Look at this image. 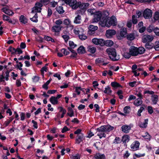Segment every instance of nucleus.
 Instances as JSON below:
<instances>
[{"instance_id":"f257e3e1","label":"nucleus","mask_w":159,"mask_h":159,"mask_svg":"<svg viewBox=\"0 0 159 159\" xmlns=\"http://www.w3.org/2000/svg\"><path fill=\"white\" fill-rule=\"evenodd\" d=\"M99 24L102 27H110L111 26H116L117 24V19L114 16L107 18L106 20L101 21Z\"/></svg>"},{"instance_id":"f03ea898","label":"nucleus","mask_w":159,"mask_h":159,"mask_svg":"<svg viewBox=\"0 0 159 159\" xmlns=\"http://www.w3.org/2000/svg\"><path fill=\"white\" fill-rule=\"evenodd\" d=\"M106 52L111 60L117 61L120 59V56L116 54L115 49L111 48H109L106 49Z\"/></svg>"},{"instance_id":"7ed1b4c3","label":"nucleus","mask_w":159,"mask_h":159,"mask_svg":"<svg viewBox=\"0 0 159 159\" xmlns=\"http://www.w3.org/2000/svg\"><path fill=\"white\" fill-rule=\"evenodd\" d=\"M43 6L42 4L40 2L36 3L35 4L34 7L33 8L31 12L32 13H37V12H40L42 9V7Z\"/></svg>"},{"instance_id":"20e7f679","label":"nucleus","mask_w":159,"mask_h":159,"mask_svg":"<svg viewBox=\"0 0 159 159\" xmlns=\"http://www.w3.org/2000/svg\"><path fill=\"white\" fill-rule=\"evenodd\" d=\"M154 39L152 35L148 34L144 35L142 38V42L143 43H149L151 42Z\"/></svg>"},{"instance_id":"39448f33","label":"nucleus","mask_w":159,"mask_h":159,"mask_svg":"<svg viewBox=\"0 0 159 159\" xmlns=\"http://www.w3.org/2000/svg\"><path fill=\"white\" fill-rule=\"evenodd\" d=\"M92 43L96 45H100L101 46L104 45V40L102 39L94 38L92 40Z\"/></svg>"},{"instance_id":"423d86ee","label":"nucleus","mask_w":159,"mask_h":159,"mask_svg":"<svg viewBox=\"0 0 159 159\" xmlns=\"http://www.w3.org/2000/svg\"><path fill=\"white\" fill-rule=\"evenodd\" d=\"M152 11L151 10L149 9H146L143 11V16L146 19H148L152 16Z\"/></svg>"},{"instance_id":"0eeeda50","label":"nucleus","mask_w":159,"mask_h":159,"mask_svg":"<svg viewBox=\"0 0 159 159\" xmlns=\"http://www.w3.org/2000/svg\"><path fill=\"white\" fill-rule=\"evenodd\" d=\"M59 113L57 115L58 118H62L66 112V110L61 107H59L57 108Z\"/></svg>"},{"instance_id":"6e6552de","label":"nucleus","mask_w":159,"mask_h":159,"mask_svg":"<svg viewBox=\"0 0 159 159\" xmlns=\"http://www.w3.org/2000/svg\"><path fill=\"white\" fill-rule=\"evenodd\" d=\"M102 16V14L100 11L96 12L94 15V18L93 19V22H96L100 20Z\"/></svg>"},{"instance_id":"1a4fd4ad","label":"nucleus","mask_w":159,"mask_h":159,"mask_svg":"<svg viewBox=\"0 0 159 159\" xmlns=\"http://www.w3.org/2000/svg\"><path fill=\"white\" fill-rule=\"evenodd\" d=\"M140 143L138 141H136L134 142L130 146L131 149L133 151L138 150L139 148Z\"/></svg>"},{"instance_id":"9d476101","label":"nucleus","mask_w":159,"mask_h":159,"mask_svg":"<svg viewBox=\"0 0 159 159\" xmlns=\"http://www.w3.org/2000/svg\"><path fill=\"white\" fill-rule=\"evenodd\" d=\"M1 10L2 11L8 15L12 16L14 14V13L9 9V7L8 6L3 8Z\"/></svg>"},{"instance_id":"9b49d317","label":"nucleus","mask_w":159,"mask_h":159,"mask_svg":"<svg viewBox=\"0 0 159 159\" xmlns=\"http://www.w3.org/2000/svg\"><path fill=\"white\" fill-rule=\"evenodd\" d=\"M132 125H123L121 127L122 131L125 133H128L130 130Z\"/></svg>"},{"instance_id":"f8f14e48","label":"nucleus","mask_w":159,"mask_h":159,"mask_svg":"<svg viewBox=\"0 0 159 159\" xmlns=\"http://www.w3.org/2000/svg\"><path fill=\"white\" fill-rule=\"evenodd\" d=\"M77 4L78 2L76 0H70L68 5L71 7L72 9H75L78 8Z\"/></svg>"},{"instance_id":"ddd939ff","label":"nucleus","mask_w":159,"mask_h":159,"mask_svg":"<svg viewBox=\"0 0 159 159\" xmlns=\"http://www.w3.org/2000/svg\"><path fill=\"white\" fill-rule=\"evenodd\" d=\"M78 7H79L81 9H85L87 8L89 5L88 3H81L80 2H78Z\"/></svg>"},{"instance_id":"4468645a","label":"nucleus","mask_w":159,"mask_h":159,"mask_svg":"<svg viewBox=\"0 0 159 159\" xmlns=\"http://www.w3.org/2000/svg\"><path fill=\"white\" fill-rule=\"evenodd\" d=\"M89 30L88 31V33L89 34L92 35L93 32L98 29L97 26H94L92 25H90L89 27Z\"/></svg>"},{"instance_id":"2eb2a0df","label":"nucleus","mask_w":159,"mask_h":159,"mask_svg":"<svg viewBox=\"0 0 159 159\" xmlns=\"http://www.w3.org/2000/svg\"><path fill=\"white\" fill-rule=\"evenodd\" d=\"M129 52L132 56H136L138 55L137 52V48L134 46H131L129 49Z\"/></svg>"},{"instance_id":"dca6fc26","label":"nucleus","mask_w":159,"mask_h":159,"mask_svg":"<svg viewBox=\"0 0 159 159\" xmlns=\"http://www.w3.org/2000/svg\"><path fill=\"white\" fill-rule=\"evenodd\" d=\"M116 31L114 30H108L106 31V36L108 38L112 37L115 34Z\"/></svg>"},{"instance_id":"f3484780","label":"nucleus","mask_w":159,"mask_h":159,"mask_svg":"<svg viewBox=\"0 0 159 159\" xmlns=\"http://www.w3.org/2000/svg\"><path fill=\"white\" fill-rule=\"evenodd\" d=\"M148 122V120H142L139 122V125L141 128H145L147 126Z\"/></svg>"},{"instance_id":"a211bd4d","label":"nucleus","mask_w":159,"mask_h":159,"mask_svg":"<svg viewBox=\"0 0 159 159\" xmlns=\"http://www.w3.org/2000/svg\"><path fill=\"white\" fill-rule=\"evenodd\" d=\"M93 158L94 159H105L106 156L104 154L98 153L94 155Z\"/></svg>"},{"instance_id":"6ab92c4d","label":"nucleus","mask_w":159,"mask_h":159,"mask_svg":"<svg viewBox=\"0 0 159 159\" xmlns=\"http://www.w3.org/2000/svg\"><path fill=\"white\" fill-rule=\"evenodd\" d=\"M74 32L75 34H78L79 36L84 32V30L81 27L76 28L74 29Z\"/></svg>"},{"instance_id":"aec40b11","label":"nucleus","mask_w":159,"mask_h":159,"mask_svg":"<svg viewBox=\"0 0 159 159\" xmlns=\"http://www.w3.org/2000/svg\"><path fill=\"white\" fill-rule=\"evenodd\" d=\"M61 27L60 26H54L52 27V30L55 33L59 32L61 30Z\"/></svg>"},{"instance_id":"412c9836","label":"nucleus","mask_w":159,"mask_h":159,"mask_svg":"<svg viewBox=\"0 0 159 159\" xmlns=\"http://www.w3.org/2000/svg\"><path fill=\"white\" fill-rule=\"evenodd\" d=\"M77 51L79 54H83L85 52V48L83 46H80L77 49Z\"/></svg>"},{"instance_id":"4be33fe9","label":"nucleus","mask_w":159,"mask_h":159,"mask_svg":"<svg viewBox=\"0 0 159 159\" xmlns=\"http://www.w3.org/2000/svg\"><path fill=\"white\" fill-rule=\"evenodd\" d=\"M120 36L122 37H125L127 35V30L125 28H123L120 30Z\"/></svg>"},{"instance_id":"5701e85b","label":"nucleus","mask_w":159,"mask_h":159,"mask_svg":"<svg viewBox=\"0 0 159 159\" xmlns=\"http://www.w3.org/2000/svg\"><path fill=\"white\" fill-rule=\"evenodd\" d=\"M109 15V12L107 11H104L102 15V18L101 21L106 20L107 18H109L108 16Z\"/></svg>"},{"instance_id":"b1692460","label":"nucleus","mask_w":159,"mask_h":159,"mask_svg":"<svg viewBox=\"0 0 159 159\" xmlns=\"http://www.w3.org/2000/svg\"><path fill=\"white\" fill-rule=\"evenodd\" d=\"M158 96L157 95H153L151 97V100L153 104H156L157 102Z\"/></svg>"},{"instance_id":"393cba45","label":"nucleus","mask_w":159,"mask_h":159,"mask_svg":"<svg viewBox=\"0 0 159 159\" xmlns=\"http://www.w3.org/2000/svg\"><path fill=\"white\" fill-rule=\"evenodd\" d=\"M143 103L142 99L141 98H137L134 102V104L136 106H139L141 105Z\"/></svg>"},{"instance_id":"a878e982","label":"nucleus","mask_w":159,"mask_h":159,"mask_svg":"<svg viewBox=\"0 0 159 159\" xmlns=\"http://www.w3.org/2000/svg\"><path fill=\"white\" fill-rule=\"evenodd\" d=\"M96 50V48L92 46H89L88 47V51L92 53H94L95 52Z\"/></svg>"},{"instance_id":"bb28decb","label":"nucleus","mask_w":159,"mask_h":159,"mask_svg":"<svg viewBox=\"0 0 159 159\" xmlns=\"http://www.w3.org/2000/svg\"><path fill=\"white\" fill-rule=\"evenodd\" d=\"M50 101L52 104L55 105L58 103V101L55 97H52L49 99Z\"/></svg>"},{"instance_id":"cd10ccee","label":"nucleus","mask_w":159,"mask_h":159,"mask_svg":"<svg viewBox=\"0 0 159 159\" xmlns=\"http://www.w3.org/2000/svg\"><path fill=\"white\" fill-rule=\"evenodd\" d=\"M145 51V48L143 47H139V48H137L138 55L139 54H141L144 53Z\"/></svg>"},{"instance_id":"c85d7f7f","label":"nucleus","mask_w":159,"mask_h":159,"mask_svg":"<svg viewBox=\"0 0 159 159\" xmlns=\"http://www.w3.org/2000/svg\"><path fill=\"white\" fill-rule=\"evenodd\" d=\"M81 21V16L78 15L76 17L74 20V22L76 24H80Z\"/></svg>"},{"instance_id":"c756f323","label":"nucleus","mask_w":159,"mask_h":159,"mask_svg":"<svg viewBox=\"0 0 159 159\" xmlns=\"http://www.w3.org/2000/svg\"><path fill=\"white\" fill-rule=\"evenodd\" d=\"M104 45H105L107 46L111 47L112 46L113 44V42L111 40H104Z\"/></svg>"},{"instance_id":"7c9ffc66","label":"nucleus","mask_w":159,"mask_h":159,"mask_svg":"<svg viewBox=\"0 0 159 159\" xmlns=\"http://www.w3.org/2000/svg\"><path fill=\"white\" fill-rule=\"evenodd\" d=\"M78 138L76 139V142L78 144L80 143L82 141L83 135L82 134H81L77 136Z\"/></svg>"},{"instance_id":"2f4dec72","label":"nucleus","mask_w":159,"mask_h":159,"mask_svg":"<svg viewBox=\"0 0 159 159\" xmlns=\"http://www.w3.org/2000/svg\"><path fill=\"white\" fill-rule=\"evenodd\" d=\"M112 90H111V88L109 86H107L105 88V90L104 91V92L105 93L107 94H110L111 93Z\"/></svg>"},{"instance_id":"473e14b6","label":"nucleus","mask_w":159,"mask_h":159,"mask_svg":"<svg viewBox=\"0 0 159 159\" xmlns=\"http://www.w3.org/2000/svg\"><path fill=\"white\" fill-rule=\"evenodd\" d=\"M20 20L22 23L25 24L27 22V19L23 15H21L20 18Z\"/></svg>"},{"instance_id":"72a5a7b5","label":"nucleus","mask_w":159,"mask_h":159,"mask_svg":"<svg viewBox=\"0 0 159 159\" xmlns=\"http://www.w3.org/2000/svg\"><path fill=\"white\" fill-rule=\"evenodd\" d=\"M2 19L3 20L7 21L10 23H12V21L10 18L5 15L2 16Z\"/></svg>"},{"instance_id":"f704fd0d","label":"nucleus","mask_w":159,"mask_h":159,"mask_svg":"<svg viewBox=\"0 0 159 159\" xmlns=\"http://www.w3.org/2000/svg\"><path fill=\"white\" fill-rule=\"evenodd\" d=\"M129 140V136L127 135H125L122 138V141L124 142H127Z\"/></svg>"},{"instance_id":"c9c22d12","label":"nucleus","mask_w":159,"mask_h":159,"mask_svg":"<svg viewBox=\"0 0 159 159\" xmlns=\"http://www.w3.org/2000/svg\"><path fill=\"white\" fill-rule=\"evenodd\" d=\"M106 132H109L112 130L114 128L113 127L109 125H105Z\"/></svg>"},{"instance_id":"e433bc0d","label":"nucleus","mask_w":159,"mask_h":159,"mask_svg":"<svg viewBox=\"0 0 159 159\" xmlns=\"http://www.w3.org/2000/svg\"><path fill=\"white\" fill-rule=\"evenodd\" d=\"M98 132H106L105 126H102L99 128L97 129Z\"/></svg>"},{"instance_id":"4c0bfd02","label":"nucleus","mask_w":159,"mask_h":159,"mask_svg":"<svg viewBox=\"0 0 159 159\" xmlns=\"http://www.w3.org/2000/svg\"><path fill=\"white\" fill-rule=\"evenodd\" d=\"M127 38L128 40H132L135 38V36L134 34H130L127 35Z\"/></svg>"},{"instance_id":"58836bf2","label":"nucleus","mask_w":159,"mask_h":159,"mask_svg":"<svg viewBox=\"0 0 159 159\" xmlns=\"http://www.w3.org/2000/svg\"><path fill=\"white\" fill-rule=\"evenodd\" d=\"M130 110V107L129 106H126L124 109V111L125 114H127L129 113Z\"/></svg>"},{"instance_id":"ea45409f","label":"nucleus","mask_w":159,"mask_h":159,"mask_svg":"<svg viewBox=\"0 0 159 159\" xmlns=\"http://www.w3.org/2000/svg\"><path fill=\"white\" fill-rule=\"evenodd\" d=\"M142 136L148 140H150L151 138L150 136L147 132H146L144 135H142Z\"/></svg>"},{"instance_id":"a19ab883","label":"nucleus","mask_w":159,"mask_h":159,"mask_svg":"<svg viewBox=\"0 0 159 159\" xmlns=\"http://www.w3.org/2000/svg\"><path fill=\"white\" fill-rule=\"evenodd\" d=\"M139 82H137L136 81L130 82L129 83V86L132 87L136 86L138 84Z\"/></svg>"},{"instance_id":"79ce46f5","label":"nucleus","mask_w":159,"mask_h":159,"mask_svg":"<svg viewBox=\"0 0 159 159\" xmlns=\"http://www.w3.org/2000/svg\"><path fill=\"white\" fill-rule=\"evenodd\" d=\"M38 16L37 13H35L34 16L32 18H30V20L33 22H37L38 21L37 19Z\"/></svg>"},{"instance_id":"37998d69","label":"nucleus","mask_w":159,"mask_h":159,"mask_svg":"<svg viewBox=\"0 0 159 159\" xmlns=\"http://www.w3.org/2000/svg\"><path fill=\"white\" fill-rule=\"evenodd\" d=\"M97 135L99 136L100 139L102 138V137L105 138L106 136L104 132H98Z\"/></svg>"},{"instance_id":"c03bdc74","label":"nucleus","mask_w":159,"mask_h":159,"mask_svg":"<svg viewBox=\"0 0 159 159\" xmlns=\"http://www.w3.org/2000/svg\"><path fill=\"white\" fill-rule=\"evenodd\" d=\"M57 10L59 14H62L64 12V11L63 9V8L62 7H57Z\"/></svg>"},{"instance_id":"a18cd8bd","label":"nucleus","mask_w":159,"mask_h":159,"mask_svg":"<svg viewBox=\"0 0 159 159\" xmlns=\"http://www.w3.org/2000/svg\"><path fill=\"white\" fill-rule=\"evenodd\" d=\"M79 38L82 40H85L87 38L86 36L83 33L79 36Z\"/></svg>"},{"instance_id":"49530a36","label":"nucleus","mask_w":159,"mask_h":159,"mask_svg":"<svg viewBox=\"0 0 159 159\" xmlns=\"http://www.w3.org/2000/svg\"><path fill=\"white\" fill-rule=\"evenodd\" d=\"M63 23L67 26H70L71 25V22L69 19H65L63 21Z\"/></svg>"},{"instance_id":"de8ad7c7","label":"nucleus","mask_w":159,"mask_h":159,"mask_svg":"<svg viewBox=\"0 0 159 159\" xmlns=\"http://www.w3.org/2000/svg\"><path fill=\"white\" fill-rule=\"evenodd\" d=\"M111 85L113 87H118L121 86L119 84L115 82H111Z\"/></svg>"},{"instance_id":"09e8293b","label":"nucleus","mask_w":159,"mask_h":159,"mask_svg":"<svg viewBox=\"0 0 159 159\" xmlns=\"http://www.w3.org/2000/svg\"><path fill=\"white\" fill-rule=\"evenodd\" d=\"M132 55L130 54L129 52H126L124 53L123 56L124 57L126 58H129Z\"/></svg>"},{"instance_id":"8fccbe9b","label":"nucleus","mask_w":159,"mask_h":159,"mask_svg":"<svg viewBox=\"0 0 159 159\" xmlns=\"http://www.w3.org/2000/svg\"><path fill=\"white\" fill-rule=\"evenodd\" d=\"M67 115L70 117L73 116L74 115L73 110L71 108L69 109Z\"/></svg>"},{"instance_id":"3c124183","label":"nucleus","mask_w":159,"mask_h":159,"mask_svg":"<svg viewBox=\"0 0 159 159\" xmlns=\"http://www.w3.org/2000/svg\"><path fill=\"white\" fill-rule=\"evenodd\" d=\"M154 48L156 50H159V40L156 42Z\"/></svg>"},{"instance_id":"603ef678","label":"nucleus","mask_w":159,"mask_h":159,"mask_svg":"<svg viewBox=\"0 0 159 159\" xmlns=\"http://www.w3.org/2000/svg\"><path fill=\"white\" fill-rule=\"evenodd\" d=\"M69 45L72 48H74L77 46L76 44H75L73 41H70L69 42Z\"/></svg>"},{"instance_id":"864d4df0","label":"nucleus","mask_w":159,"mask_h":159,"mask_svg":"<svg viewBox=\"0 0 159 159\" xmlns=\"http://www.w3.org/2000/svg\"><path fill=\"white\" fill-rule=\"evenodd\" d=\"M70 52L72 53V54L71 55L70 57H75L77 55V53L73 49L70 50Z\"/></svg>"},{"instance_id":"5fc2aeb1","label":"nucleus","mask_w":159,"mask_h":159,"mask_svg":"<svg viewBox=\"0 0 159 159\" xmlns=\"http://www.w3.org/2000/svg\"><path fill=\"white\" fill-rule=\"evenodd\" d=\"M75 92H76L78 95H79L80 94V91L82 90V89L80 87H75Z\"/></svg>"},{"instance_id":"6e6d98bb","label":"nucleus","mask_w":159,"mask_h":159,"mask_svg":"<svg viewBox=\"0 0 159 159\" xmlns=\"http://www.w3.org/2000/svg\"><path fill=\"white\" fill-rule=\"evenodd\" d=\"M45 40L47 41H51L52 42H54V40L50 37L48 36H45L44 37Z\"/></svg>"},{"instance_id":"4d7b16f0","label":"nucleus","mask_w":159,"mask_h":159,"mask_svg":"<svg viewBox=\"0 0 159 159\" xmlns=\"http://www.w3.org/2000/svg\"><path fill=\"white\" fill-rule=\"evenodd\" d=\"M137 18L135 15H133L132 16V22L134 24H136L138 21Z\"/></svg>"},{"instance_id":"13d9d810","label":"nucleus","mask_w":159,"mask_h":159,"mask_svg":"<svg viewBox=\"0 0 159 159\" xmlns=\"http://www.w3.org/2000/svg\"><path fill=\"white\" fill-rule=\"evenodd\" d=\"M41 3L43 4L44 5H47L49 2V0H40Z\"/></svg>"},{"instance_id":"bf43d9fd","label":"nucleus","mask_w":159,"mask_h":159,"mask_svg":"<svg viewBox=\"0 0 159 159\" xmlns=\"http://www.w3.org/2000/svg\"><path fill=\"white\" fill-rule=\"evenodd\" d=\"M88 12H89V13L91 15H92L93 14L94 15L95 13H96L95 12V9H89L88 10Z\"/></svg>"},{"instance_id":"052dcab7","label":"nucleus","mask_w":159,"mask_h":159,"mask_svg":"<svg viewBox=\"0 0 159 159\" xmlns=\"http://www.w3.org/2000/svg\"><path fill=\"white\" fill-rule=\"evenodd\" d=\"M153 18L155 20H158L159 18V13L158 12H155Z\"/></svg>"},{"instance_id":"680f3d73","label":"nucleus","mask_w":159,"mask_h":159,"mask_svg":"<svg viewBox=\"0 0 159 159\" xmlns=\"http://www.w3.org/2000/svg\"><path fill=\"white\" fill-rule=\"evenodd\" d=\"M144 108L143 107H141L138 111V115L139 116H141V113L144 110Z\"/></svg>"},{"instance_id":"e2e57ef3","label":"nucleus","mask_w":159,"mask_h":159,"mask_svg":"<svg viewBox=\"0 0 159 159\" xmlns=\"http://www.w3.org/2000/svg\"><path fill=\"white\" fill-rule=\"evenodd\" d=\"M148 113L150 114H151L153 112L152 107L151 106H148Z\"/></svg>"},{"instance_id":"0e129e2a","label":"nucleus","mask_w":159,"mask_h":159,"mask_svg":"<svg viewBox=\"0 0 159 159\" xmlns=\"http://www.w3.org/2000/svg\"><path fill=\"white\" fill-rule=\"evenodd\" d=\"M48 16L50 17L52 14V10L50 8H48Z\"/></svg>"},{"instance_id":"69168bd1","label":"nucleus","mask_w":159,"mask_h":159,"mask_svg":"<svg viewBox=\"0 0 159 159\" xmlns=\"http://www.w3.org/2000/svg\"><path fill=\"white\" fill-rule=\"evenodd\" d=\"M61 51L63 52L65 55H67L69 54L70 52L67 51L65 49H62L61 50Z\"/></svg>"},{"instance_id":"338daca9","label":"nucleus","mask_w":159,"mask_h":159,"mask_svg":"<svg viewBox=\"0 0 159 159\" xmlns=\"http://www.w3.org/2000/svg\"><path fill=\"white\" fill-rule=\"evenodd\" d=\"M153 30L156 35H159V29L157 28H155Z\"/></svg>"},{"instance_id":"774afa93","label":"nucleus","mask_w":159,"mask_h":159,"mask_svg":"<svg viewBox=\"0 0 159 159\" xmlns=\"http://www.w3.org/2000/svg\"><path fill=\"white\" fill-rule=\"evenodd\" d=\"M80 157L79 155H77L71 157V159H80Z\"/></svg>"}]
</instances>
